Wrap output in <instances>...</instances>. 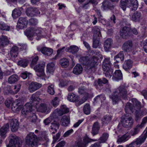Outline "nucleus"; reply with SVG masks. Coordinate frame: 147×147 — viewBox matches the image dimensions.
Segmentation results:
<instances>
[{
  "mask_svg": "<svg viewBox=\"0 0 147 147\" xmlns=\"http://www.w3.org/2000/svg\"><path fill=\"white\" fill-rule=\"evenodd\" d=\"M30 100V102L26 103L24 106L21 113L24 116L29 115L31 122L35 123L36 121L37 117L35 114L36 111L34 107L37 108L36 105L41 100L35 94L32 95Z\"/></svg>",
  "mask_w": 147,
  "mask_h": 147,
  "instance_id": "f257e3e1",
  "label": "nucleus"
},
{
  "mask_svg": "<svg viewBox=\"0 0 147 147\" xmlns=\"http://www.w3.org/2000/svg\"><path fill=\"white\" fill-rule=\"evenodd\" d=\"M131 101L133 103V107L131 103L127 102L125 107V111L126 113H129V112H135V120L137 121L142 117L140 111L141 108V103L137 99L134 98L132 99Z\"/></svg>",
  "mask_w": 147,
  "mask_h": 147,
  "instance_id": "f03ea898",
  "label": "nucleus"
},
{
  "mask_svg": "<svg viewBox=\"0 0 147 147\" xmlns=\"http://www.w3.org/2000/svg\"><path fill=\"white\" fill-rule=\"evenodd\" d=\"M127 91L126 87L124 85H121L109 96L113 105L117 104L121 98L125 99L127 98Z\"/></svg>",
  "mask_w": 147,
  "mask_h": 147,
  "instance_id": "7ed1b4c3",
  "label": "nucleus"
},
{
  "mask_svg": "<svg viewBox=\"0 0 147 147\" xmlns=\"http://www.w3.org/2000/svg\"><path fill=\"white\" fill-rule=\"evenodd\" d=\"M98 57L95 56H93L90 59L88 56L82 57L80 58L79 61L81 64L86 65L89 71H95V67L98 64Z\"/></svg>",
  "mask_w": 147,
  "mask_h": 147,
  "instance_id": "20e7f679",
  "label": "nucleus"
},
{
  "mask_svg": "<svg viewBox=\"0 0 147 147\" xmlns=\"http://www.w3.org/2000/svg\"><path fill=\"white\" fill-rule=\"evenodd\" d=\"M24 33L25 35L30 40H32V37L36 36V39L38 40L42 37L41 32L36 27H30L24 31Z\"/></svg>",
  "mask_w": 147,
  "mask_h": 147,
  "instance_id": "39448f33",
  "label": "nucleus"
},
{
  "mask_svg": "<svg viewBox=\"0 0 147 147\" xmlns=\"http://www.w3.org/2000/svg\"><path fill=\"white\" fill-rule=\"evenodd\" d=\"M38 59V56H36L34 58L30 64V66L32 68L34 67V69L36 72L41 73V74H45L44 68L45 66V63L44 61H40L38 65L34 67V65L36 64Z\"/></svg>",
  "mask_w": 147,
  "mask_h": 147,
  "instance_id": "423d86ee",
  "label": "nucleus"
},
{
  "mask_svg": "<svg viewBox=\"0 0 147 147\" xmlns=\"http://www.w3.org/2000/svg\"><path fill=\"white\" fill-rule=\"evenodd\" d=\"M26 143L32 147H36L39 144V138L34 133L30 132L26 138Z\"/></svg>",
  "mask_w": 147,
  "mask_h": 147,
  "instance_id": "0eeeda50",
  "label": "nucleus"
},
{
  "mask_svg": "<svg viewBox=\"0 0 147 147\" xmlns=\"http://www.w3.org/2000/svg\"><path fill=\"white\" fill-rule=\"evenodd\" d=\"M64 114V105H62L59 109H56L53 111L52 114L53 117L55 119H60L61 124L64 125V116H63Z\"/></svg>",
  "mask_w": 147,
  "mask_h": 147,
  "instance_id": "6e6552de",
  "label": "nucleus"
},
{
  "mask_svg": "<svg viewBox=\"0 0 147 147\" xmlns=\"http://www.w3.org/2000/svg\"><path fill=\"white\" fill-rule=\"evenodd\" d=\"M9 142L7 144V147H21V145L17 142V136L14 134L10 135L9 137Z\"/></svg>",
  "mask_w": 147,
  "mask_h": 147,
  "instance_id": "1a4fd4ad",
  "label": "nucleus"
},
{
  "mask_svg": "<svg viewBox=\"0 0 147 147\" xmlns=\"http://www.w3.org/2000/svg\"><path fill=\"white\" fill-rule=\"evenodd\" d=\"M111 64L109 58H105L102 62V68L103 70L108 73V74H113V70L111 67Z\"/></svg>",
  "mask_w": 147,
  "mask_h": 147,
  "instance_id": "9d476101",
  "label": "nucleus"
},
{
  "mask_svg": "<svg viewBox=\"0 0 147 147\" xmlns=\"http://www.w3.org/2000/svg\"><path fill=\"white\" fill-rule=\"evenodd\" d=\"M97 141V139L94 140L89 138L86 135L83 138V142H78L76 143L73 147H86L88 143L91 142Z\"/></svg>",
  "mask_w": 147,
  "mask_h": 147,
  "instance_id": "9b49d317",
  "label": "nucleus"
},
{
  "mask_svg": "<svg viewBox=\"0 0 147 147\" xmlns=\"http://www.w3.org/2000/svg\"><path fill=\"white\" fill-rule=\"evenodd\" d=\"M121 121L123 126L125 127H131L133 124V120L130 116H125V117L121 119Z\"/></svg>",
  "mask_w": 147,
  "mask_h": 147,
  "instance_id": "f8f14e48",
  "label": "nucleus"
},
{
  "mask_svg": "<svg viewBox=\"0 0 147 147\" xmlns=\"http://www.w3.org/2000/svg\"><path fill=\"white\" fill-rule=\"evenodd\" d=\"M28 24V20L26 18L20 17L19 18L16 27L19 29L26 28Z\"/></svg>",
  "mask_w": 147,
  "mask_h": 147,
  "instance_id": "ddd939ff",
  "label": "nucleus"
},
{
  "mask_svg": "<svg viewBox=\"0 0 147 147\" xmlns=\"http://www.w3.org/2000/svg\"><path fill=\"white\" fill-rule=\"evenodd\" d=\"M133 43L132 41L128 40L125 42L123 45L122 50L127 53L130 52L133 50Z\"/></svg>",
  "mask_w": 147,
  "mask_h": 147,
  "instance_id": "4468645a",
  "label": "nucleus"
},
{
  "mask_svg": "<svg viewBox=\"0 0 147 147\" xmlns=\"http://www.w3.org/2000/svg\"><path fill=\"white\" fill-rule=\"evenodd\" d=\"M37 110L39 112L45 113H48L50 112V109L47 105L43 103L40 104Z\"/></svg>",
  "mask_w": 147,
  "mask_h": 147,
  "instance_id": "2eb2a0df",
  "label": "nucleus"
},
{
  "mask_svg": "<svg viewBox=\"0 0 147 147\" xmlns=\"http://www.w3.org/2000/svg\"><path fill=\"white\" fill-rule=\"evenodd\" d=\"M9 126L7 123L3 125L0 128V136L2 138H4L7 136V134L9 130Z\"/></svg>",
  "mask_w": 147,
  "mask_h": 147,
  "instance_id": "dca6fc26",
  "label": "nucleus"
},
{
  "mask_svg": "<svg viewBox=\"0 0 147 147\" xmlns=\"http://www.w3.org/2000/svg\"><path fill=\"white\" fill-rule=\"evenodd\" d=\"M108 81V80L105 78L98 79V81H95L94 85L97 89H101L103 85L107 83Z\"/></svg>",
  "mask_w": 147,
  "mask_h": 147,
  "instance_id": "f3484780",
  "label": "nucleus"
},
{
  "mask_svg": "<svg viewBox=\"0 0 147 147\" xmlns=\"http://www.w3.org/2000/svg\"><path fill=\"white\" fill-rule=\"evenodd\" d=\"M42 86V84L36 82H32L30 84L28 88L30 92L32 93L39 89Z\"/></svg>",
  "mask_w": 147,
  "mask_h": 147,
  "instance_id": "a211bd4d",
  "label": "nucleus"
},
{
  "mask_svg": "<svg viewBox=\"0 0 147 147\" xmlns=\"http://www.w3.org/2000/svg\"><path fill=\"white\" fill-rule=\"evenodd\" d=\"M18 48L16 46L14 45L13 46L10 51L9 54L11 56V59L14 60L18 56Z\"/></svg>",
  "mask_w": 147,
  "mask_h": 147,
  "instance_id": "6ab92c4d",
  "label": "nucleus"
},
{
  "mask_svg": "<svg viewBox=\"0 0 147 147\" xmlns=\"http://www.w3.org/2000/svg\"><path fill=\"white\" fill-rule=\"evenodd\" d=\"M147 137V134L144 131L143 133L137 138L136 140L134 141L136 145H140L145 141Z\"/></svg>",
  "mask_w": 147,
  "mask_h": 147,
  "instance_id": "aec40b11",
  "label": "nucleus"
},
{
  "mask_svg": "<svg viewBox=\"0 0 147 147\" xmlns=\"http://www.w3.org/2000/svg\"><path fill=\"white\" fill-rule=\"evenodd\" d=\"M130 28L126 26L123 27L120 31V36L124 38H127L129 36Z\"/></svg>",
  "mask_w": 147,
  "mask_h": 147,
  "instance_id": "412c9836",
  "label": "nucleus"
},
{
  "mask_svg": "<svg viewBox=\"0 0 147 147\" xmlns=\"http://www.w3.org/2000/svg\"><path fill=\"white\" fill-rule=\"evenodd\" d=\"M10 122L11 131L13 132L17 131L19 127V123L18 120L16 119H12L11 120Z\"/></svg>",
  "mask_w": 147,
  "mask_h": 147,
  "instance_id": "4be33fe9",
  "label": "nucleus"
},
{
  "mask_svg": "<svg viewBox=\"0 0 147 147\" xmlns=\"http://www.w3.org/2000/svg\"><path fill=\"white\" fill-rule=\"evenodd\" d=\"M113 43L112 39L110 38H109L106 40L104 42V49L106 52L109 51L111 48L112 45Z\"/></svg>",
  "mask_w": 147,
  "mask_h": 147,
  "instance_id": "5701e85b",
  "label": "nucleus"
},
{
  "mask_svg": "<svg viewBox=\"0 0 147 147\" xmlns=\"http://www.w3.org/2000/svg\"><path fill=\"white\" fill-rule=\"evenodd\" d=\"M114 7V5L109 2V0H105L102 3L101 8L102 9L105 10L108 9H111Z\"/></svg>",
  "mask_w": 147,
  "mask_h": 147,
  "instance_id": "b1692460",
  "label": "nucleus"
},
{
  "mask_svg": "<svg viewBox=\"0 0 147 147\" xmlns=\"http://www.w3.org/2000/svg\"><path fill=\"white\" fill-rule=\"evenodd\" d=\"M9 43V41L7 37L2 35L0 37V47H4Z\"/></svg>",
  "mask_w": 147,
  "mask_h": 147,
  "instance_id": "393cba45",
  "label": "nucleus"
},
{
  "mask_svg": "<svg viewBox=\"0 0 147 147\" xmlns=\"http://www.w3.org/2000/svg\"><path fill=\"white\" fill-rule=\"evenodd\" d=\"M100 129V126L97 122H95L93 124L91 131V133L93 136L97 135Z\"/></svg>",
  "mask_w": 147,
  "mask_h": 147,
  "instance_id": "a878e982",
  "label": "nucleus"
},
{
  "mask_svg": "<svg viewBox=\"0 0 147 147\" xmlns=\"http://www.w3.org/2000/svg\"><path fill=\"white\" fill-rule=\"evenodd\" d=\"M130 0H121L120 3V6L125 11V10L127 7H130Z\"/></svg>",
  "mask_w": 147,
  "mask_h": 147,
  "instance_id": "bb28decb",
  "label": "nucleus"
},
{
  "mask_svg": "<svg viewBox=\"0 0 147 147\" xmlns=\"http://www.w3.org/2000/svg\"><path fill=\"white\" fill-rule=\"evenodd\" d=\"M66 52H70L73 54H75L79 50V47L76 45H71L66 48Z\"/></svg>",
  "mask_w": 147,
  "mask_h": 147,
  "instance_id": "cd10ccee",
  "label": "nucleus"
},
{
  "mask_svg": "<svg viewBox=\"0 0 147 147\" xmlns=\"http://www.w3.org/2000/svg\"><path fill=\"white\" fill-rule=\"evenodd\" d=\"M40 51L43 54L47 56L51 55L53 53V50L50 48L45 47L42 48Z\"/></svg>",
  "mask_w": 147,
  "mask_h": 147,
  "instance_id": "c85d7f7f",
  "label": "nucleus"
},
{
  "mask_svg": "<svg viewBox=\"0 0 147 147\" xmlns=\"http://www.w3.org/2000/svg\"><path fill=\"white\" fill-rule=\"evenodd\" d=\"M23 105L14 102L12 103L11 106V109L14 112L19 111L22 109Z\"/></svg>",
  "mask_w": 147,
  "mask_h": 147,
  "instance_id": "c756f323",
  "label": "nucleus"
},
{
  "mask_svg": "<svg viewBox=\"0 0 147 147\" xmlns=\"http://www.w3.org/2000/svg\"><path fill=\"white\" fill-rule=\"evenodd\" d=\"M100 27L98 26H94L93 29L94 33V37L95 38L96 37H100L101 36L100 32Z\"/></svg>",
  "mask_w": 147,
  "mask_h": 147,
  "instance_id": "7c9ffc66",
  "label": "nucleus"
},
{
  "mask_svg": "<svg viewBox=\"0 0 147 147\" xmlns=\"http://www.w3.org/2000/svg\"><path fill=\"white\" fill-rule=\"evenodd\" d=\"M55 64L53 62H51L47 65L46 67V72L51 73L53 72L55 70Z\"/></svg>",
  "mask_w": 147,
  "mask_h": 147,
  "instance_id": "2f4dec72",
  "label": "nucleus"
},
{
  "mask_svg": "<svg viewBox=\"0 0 147 147\" xmlns=\"http://www.w3.org/2000/svg\"><path fill=\"white\" fill-rule=\"evenodd\" d=\"M141 13L140 12L136 11L132 15L131 20L135 22L139 21L141 17Z\"/></svg>",
  "mask_w": 147,
  "mask_h": 147,
  "instance_id": "473e14b6",
  "label": "nucleus"
},
{
  "mask_svg": "<svg viewBox=\"0 0 147 147\" xmlns=\"http://www.w3.org/2000/svg\"><path fill=\"white\" fill-rule=\"evenodd\" d=\"M132 66V62L130 60H128L124 62L123 65V68L125 71H127Z\"/></svg>",
  "mask_w": 147,
  "mask_h": 147,
  "instance_id": "72a5a7b5",
  "label": "nucleus"
},
{
  "mask_svg": "<svg viewBox=\"0 0 147 147\" xmlns=\"http://www.w3.org/2000/svg\"><path fill=\"white\" fill-rule=\"evenodd\" d=\"M130 138V136L128 134H126L121 137L119 138L117 140V142L121 144L122 142H125L128 140Z\"/></svg>",
  "mask_w": 147,
  "mask_h": 147,
  "instance_id": "f704fd0d",
  "label": "nucleus"
},
{
  "mask_svg": "<svg viewBox=\"0 0 147 147\" xmlns=\"http://www.w3.org/2000/svg\"><path fill=\"white\" fill-rule=\"evenodd\" d=\"M82 70L83 68L81 65L77 64L74 68L73 72L74 74H81Z\"/></svg>",
  "mask_w": 147,
  "mask_h": 147,
  "instance_id": "c9c22d12",
  "label": "nucleus"
},
{
  "mask_svg": "<svg viewBox=\"0 0 147 147\" xmlns=\"http://www.w3.org/2000/svg\"><path fill=\"white\" fill-rule=\"evenodd\" d=\"M130 7H132L131 9L132 11L136 10L138 7V3L137 0H130Z\"/></svg>",
  "mask_w": 147,
  "mask_h": 147,
  "instance_id": "e433bc0d",
  "label": "nucleus"
},
{
  "mask_svg": "<svg viewBox=\"0 0 147 147\" xmlns=\"http://www.w3.org/2000/svg\"><path fill=\"white\" fill-rule=\"evenodd\" d=\"M21 14L20 10L18 8H15L12 12V16L13 18H16L19 17Z\"/></svg>",
  "mask_w": 147,
  "mask_h": 147,
  "instance_id": "4c0bfd02",
  "label": "nucleus"
},
{
  "mask_svg": "<svg viewBox=\"0 0 147 147\" xmlns=\"http://www.w3.org/2000/svg\"><path fill=\"white\" fill-rule=\"evenodd\" d=\"M18 76L16 74H13L9 78L8 82L10 84H13L16 82L18 79Z\"/></svg>",
  "mask_w": 147,
  "mask_h": 147,
  "instance_id": "58836bf2",
  "label": "nucleus"
},
{
  "mask_svg": "<svg viewBox=\"0 0 147 147\" xmlns=\"http://www.w3.org/2000/svg\"><path fill=\"white\" fill-rule=\"evenodd\" d=\"M112 116L110 115H107L104 116L102 119V121L103 124H108L110 122L112 119Z\"/></svg>",
  "mask_w": 147,
  "mask_h": 147,
  "instance_id": "ea45409f",
  "label": "nucleus"
},
{
  "mask_svg": "<svg viewBox=\"0 0 147 147\" xmlns=\"http://www.w3.org/2000/svg\"><path fill=\"white\" fill-rule=\"evenodd\" d=\"M106 98L104 95L101 94L98 95L94 98V102H101L103 100H105Z\"/></svg>",
  "mask_w": 147,
  "mask_h": 147,
  "instance_id": "a19ab883",
  "label": "nucleus"
},
{
  "mask_svg": "<svg viewBox=\"0 0 147 147\" xmlns=\"http://www.w3.org/2000/svg\"><path fill=\"white\" fill-rule=\"evenodd\" d=\"M142 128L139 124L138 125L131 131V135L132 136H134L138 134L139 133L140 129Z\"/></svg>",
  "mask_w": 147,
  "mask_h": 147,
  "instance_id": "79ce46f5",
  "label": "nucleus"
},
{
  "mask_svg": "<svg viewBox=\"0 0 147 147\" xmlns=\"http://www.w3.org/2000/svg\"><path fill=\"white\" fill-rule=\"evenodd\" d=\"M67 99L71 102L76 101L78 99V96L73 93L69 94L67 97Z\"/></svg>",
  "mask_w": 147,
  "mask_h": 147,
  "instance_id": "37998d69",
  "label": "nucleus"
},
{
  "mask_svg": "<svg viewBox=\"0 0 147 147\" xmlns=\"http://www.w3.org/2000/svg\"><path fill=\"white\" fill-rule=\"evenodd\" d=\"M10 29V27L4 22L0 21V30L9 31Z\"/></svg>",
  "mask_w": 147,
  "mask_h": 147,
  "instance_id": "c03bdc74",
  "label": "nucleus"
},
{
  "mask_svg": "<svg viewBox=\"0 0 147 147\" xmlns=\"http://www.w3.org/2000/svg\"><path fill=\"white\" fill-rule=\"evenodd\" d=\"M28 63V60L23 59L19 61L18 62V65L21 67H25L27 66Z\"/></svg>",
  "mask_w": 147,
  "mask_h": 147,
  "instance_id": "a18cd8bd",
  "label": "nucleus"
},
{
  "mask_svg": "<svg viewBox=\"0 0 147 147\" xmlns=\"http://www.w3.org/2000/svg\"><path fill=\"white\" fill-rule=\"evenodd\" d=\"M109 137V135L108 133H103L99 138L100 143L105 142L108 139Z\"/></svg>",
  "mask_w": 147,
  "mask_h": 147,
  "instance_id": "49530a36",
  "label": "nucleus"
},
{
  "mask_svg": "<svg viewBox=\"0 0 147 147\" xmlns=\"http://www.w3.org/2000/svg\"><path fill=\"white\" fill-rule=\"evenodd\" d=\"M100 37H96L95 38L94 37L93 40L92 47L94 48H97L99 44Z\"/></svg>",
  "mask_w": 147,
  "mask_h": 147,
  "instance_id": "de8ad7c7",
  "label": "nucleus"
},
{
  "mask_svg": "<svg viewBox=\"0 0 147 147\" xmlns=\"http://www.w3.org/2000/svg\"><path fill=\"white\" fill-rule=\"evenodd\" d=\"M64 47H63L61 49H58L57 51V54L55 56L53 59H57V57L59 56L60 57L63 55L64 54Z\"/></svg>",
  "mask_w": 147,
  "mask_h": 147,
  "instance_id": "09e8293b",
  "label": "nucleus"
},
{
  "mask_svg": "<svg viewBox=\"0 0 147 147\" xmlns=\"http://www.w3.org/2000/svg\"><path fill=\"white\" fill-rule=\"evenodd\" d=\"M83 111L86 115H89L90 113V106L89 104H86L83 108Z\"/></svg>",
  "mask_w": 147,
  "mask_h": 147,
  "instance_id": "8fccbe9b",
  "label": "nucleus"
},
{
  "mask_svg": "<svg viewBox=\"0 0 147 147\" xmlns=\"http://www.w3.org/2000/svg\"><path fill=\"white\" fill-rule=\"evenodd\" d=\"M122 74H113L112 79L113 81H118L122 79Z\"/></svg>",
  "mask_w": 147,
  "mask_h": 147,
  "instance_id": "3c124183",
  "label": "nucleus"
},
{
  "mask_svg": "<svg viewBox=\"0 0 147 147\" xmlns=\"http://www.w3.org/2000/svg\"><path fill=\"white\" fill-rule=\"evenodd\" d=\"M88 94L86 93V96H84L80 100L78 101L77 100V101H76L77 102V103H78L79 105H80L84 103L87 100L88 98Z\"/></svg>",
  "mask_w": 147,
  "mask_h": 147,
  "instance_id": "603ef678",
  "label": "nucleus"
},
{
  "mask_svg": "<svg viewBox=\"0 0 147 147\" xmlns=\"http://www.w3.org/2000/svg\"><path fill=\"white\" fill-rule=\"evenodd\" d=\"M32 9V7H28L26 9V13L28 16L32 17L34 16Z\"/></svg>",
  "mask_w": 147,
  "mask_h": 147,
  "instance_id": "864d4df0",
  "label": "nucleus"
},
{
  "mask_svg": "<svg viewBox=\"0 0 147 147\" xmlns=\"http://www.w3.org/2000/svg\"><path fill=\"white\" fill-rule=\"evenodd\" d=\"M115 59H119L121 61H123L124 59V54L123 51H121L118 54L115 56Z\"/></svg>",
  "mask_w": 147,
  "mask_h": 147,
  "instance_id": "5fc2aeb1",
  "label": "nucleus"
},
{
  "mask_svg": "<svg viewBox=\"0 0 147 147\" xmlns=\"http://www.w3.org/2000/svg\"><path fill=\"white\" fill-rule=\"evenodd\" d=\"M53 119H55L54 117H53L52 115L48 118L45 120L44 121V123L45 125H48L52 121Z\"/></svg>",
  "mask_w": 147,
  "mask_h": 147,
  "instance_id": "6e6d98bb",
  "label": "nucleus"
},
{
  "mask_svg": "<svg viewBox=\"0 0 147 147\" xmlns=\"http://www.w3.org/2000/svg\"><path fill=\"white\" fill-rule=\"evenodd\" d=\"M52 104L54 107H56L59 104V100L58 98L56 97L51 102Z\"/></svg>",
  "mask_w": 147,
  "mask_h": 147,
  "instance_id": "4d7b16f0",
  "label": "nucleus"
},
{
  "mask_svg": "<svg viewBox=\"0 0 147 147\" xmlns=\"http://www.w3.org/2000/svg\"><path fill=\"white\" fill-rule=\"evenodd\" d=\"M47 91L49 94L51 95H53L54 94L55 91L54 86L53 85H51L48 87Z\"/></svg>",
  "mask_w": 147,
  "mask_h": 147,
  "instance_id": "13d9d810",
  "label": "nucleus"
},
{
  "mask_svg": "<svg viewBox=\"0 0 147 147\" xmlns=\"http://www.w3.org/2000/svg\"><path fill=\"white\" fill-rule=\"evenodd\" d=\"M87 90L84 87H81L78 89V92L81 94H84V96H86V94L87 93Z\"/></svg>",
  "mask_w": 147,
  "mask_h": 147,
  "instance_id": "bf43d9fd",
  "label": "nucleus"
},
{
  "mask_svg": "<svg viewBox=\"0 0 147 147\" xmlns=\"http://www.w3.org/2000/svg\"><path fill=\"white\" fill-rule=\"evenodd\" d=\"M21 85L20 84H18L16 85H15L14 86L13 93L14 94H16L20 90Z\"/></svg>",
  "mask_w": 147,
  "mask_h": 147,
  "instance_id": "052dcab7",
  "label": "nucleus"
},
{
  "mask_svg": "<svg viewBox=\"0 0 147 147\" xmlns=\"http://www.w3.org/2000/svg\"><path fill=\"white\" fill-rule=\"evenodd\" d=\"M29 22L32 25H36L38 23V20L36 19L31 18L29 20Z\"/></svg>",
  "mask_w": 147,
  "mask_h": 147,
  "instance_id": "680f3d73",
  "label": "nucleus"
},
{
  "mask_svg": "<svg viewBox=\"0 0 147 147\" xmlns=\"http://www.w3.org/2000/svg\"><path fill=\"white\" fill-rule=\"evenodd\" d=\"M59 125L56 123H51V129L52 130H54L56 131L58 128Z\"/></svg>",
  "mask_w": 147,
  "mask_h": 147,
  "instance_id": "e2e57ef3",
  "label": "nucleus"
},
{
  "mask_svg": "<svg viewBox=\"0 0 147 147\" xmlns=\"http://www.w3.org/2000/svg\"><path fill=\"white\" fill-rule=\"evenodd\" d=\"M147 122V117H144L142 119V121L140 124L139 125L142 127L144 126L145 124Z\"/></svg>",
  "mask_w": 147,
  "mask_h": 147,
  "instance_id": "0e129e2a",
  "label": "nucleus"
},
{
  "mask_svg": "<svg viewBox=\"0 0 147 147\" xmlns=\"http://www.w3.org/2000/svg\"><path fill=\"white\" fill-rule=\"evenodd\" d=\"M70 122V119L69 116L65 115V126H67Z\"/></svg>",
  "mask_w": 147,
  "mask_h": 147,
  "instance_id": "69168bd1",
  "label": "nucleus"
},
{
  "mask_svg": "<svg viewBox=\"0 0 147 147\" xmlns=\"http://www.w3.org/2000/svg\"><path fill=\"white\" fill-rule=\"evenodd\" d=\"M143 45L144 51L147 53V40H145L144 42Z\"/></svg>",
  "mask_w": 147,
  "mask_h": 147,
  "instance_id": "338daca9",
  "label": "nucleus"
},
{
  "mask_svg": "<svg viewBox=\"0 0 147 147\" xmlns=\"http://www.w3.org/2000/svg\"><path fill=\"white\" fill-rule=\"evenodd\" d=\"M141 93L144 96V98L147 100V91L143 90L141 92Z\"/></svg>",
  "mask_w": 147,
  "mask_h": 147,
  "instance_id": "774afa93",
  "label": "nucleus"
}]
</instances>
